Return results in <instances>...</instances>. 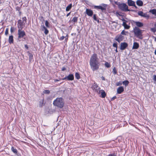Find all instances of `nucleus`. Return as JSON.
<instances>
[{
    "instance_id": "nucleus-1",
    "label": "nucleus",
    "mask_w": 156,
    "mask_h": 156,
    "mask_svg": "<svg viewBox=\"0 0 156 156\" xmlns=\"http://www.w3.org/2000/svg\"><path fill=\"white\" fill-rule=\"evenodd\" d=\"M90 65L93 71L99 69L100 64L96 54L94 53L91 55L90 59Z\"/></svg>"
},
{
    "instance_id": "nucleus-2",
    "label": "nucleus",
    "mask_w": 156,
    "mask_h": 156,
    "mask_svg": "<svg viewBox=\"0 0 156 156\" xmlns=\"http://www.w3.org/2000/svg\"><path fill=\"white\" fill-rule=\"evenodd\" d=\"M53 105L58 108H62L65 105L63 99L62 98H57L53 102Z\"/></svg>"
},
{
    "instance_id": "nucleus-3",
    "label": "nucleus",
    "mask_w": 156,
    "mask_h": 156,
    "mask_svg": "<svg viewBox=\"0 0 156 156\" xmlns=\"http://www.w3.org/2000/svg\"><path fill=\"white\" fill-rule=\"evenodd\" d=\"M133 31L135 36L140 39H143V32L142 30L139 27H135L133 28Z\"/></svg>"
},
{
    "instance_id": "nucleus-4",
    "label": "nucleus",
    "mask_w": 156,
    "mask_h": 156,
    "mask_svg": "<svg viewBox=\"0 0 156 156\" xmlns=\"http://www.w3.org/2000/svg\"><path fill=\"white\" fill-rule=\"evenodd\" d=\"M27 18L26 16L22 17V20H19L17 21V27L18 29H23L27 22Z\"/></svg>"
},
{
    "instance_id": "nucleus-5",
    "label": "nucleus",
    "mask_w": 156,
    "mask_h": 156,
    "mask_svg": "<svg viewBox=\"0 0 156 156\" xmlns=\"http://www.w3.org/2000/svg\"><path fill=\"white\" fill-rule=\"evenodd\" d=\"M115 4L118 6L119 9L122 11L127 12L130 11L128 9V7L125 3H119L115 2Z\"/></svg>"
},
{
    "instance_id": "nucleus-6",
    "label": "nucleus",
    "mask_w": 156,
    "mask_h": 156,
    "mask_svg": "<svg viewBox=\"0 0 156 156\" xmlns=\"http://www.w3.org/2000/svg\"><path fill=\"white\" fill-rule=\"evenodd\" d=\"M21 29H18V39H20L21 38H23V37L26 35V33L25 32L22 30Z\"/></svg>"
},
{
    "instance_id": "nucleus-7",
    "label": "nucleus",
    "mask_w": 156,
    "mask_h": 156,
    "mask_svg": "<svg viewBox=\"0 0 156 156\" xmlns=\"http://www.w3.org/2000/svg\"><path fill=\"white\" fill-rule=\"evenodd\" d=\"M91 88L93 91L97 93H98L99 90L101 88L95 82L94 83Z\"/></svg>"
},
{
    "instance_id": "nucleus-8",
    "label": "nucleus",
    "mask_w": 156,
    "mask_h": 156,
    "mask_svg": "<svg viewBox=\"0 0 156 156\" xmlns=\"http://www.w3.org/2000/svg\"><path fill=\"white\" fill-rule=\"evenodd\" d=\"M138 14L139 16H141V17H144L148 19L150 17V16L147 13H144L142 11H139L138 12Z\"/></svg>"
},
{
    "instance_id": "nucleus-9",
    "label": "nucleus",
    "mask_w": 156,
    "mask_h": 156,
    "mask_svg": "<svg viewBox=\"0 0 156 156\" xmlns=\"http://www.w3.org/2000/svg\"><path fill=\"white\" fill-rule=\"evenodd\" d=\"M94 8L97 9H101L103 11L105 10L107 8V5L105 4H102L101 5L95 6Z\"/></svg>"
},
{
    "instance_id": "nucleus-10",
    "label": "nucleus",
    "mask_w": 156,
    "mask_h": 156,
    "mask_svg": "<svg viewBox=\"0 0 156 156\" xmlns=\"http://www.w3.org/2000/svg\"><path fill=\"white\" fill-rule=\"evenodd\" d=\"M124 39V37L121 34H120L116 36L115 39L116 41H117L119 43H120L121 41H123Z\"/></svg>"
},
{
    "instance_id": "nucleus-11",
    "label": "nucleus",
    "mask_w": 156,
    "mask_h": 156,
    "mask_svg": "<svg viewBox=\"0 0 156 156\" xmlns=\"http://www.w3.org/2000/svg\"><path fill=\"white\" fill-rule=\"evenodd\" d=\"M74 77L73 74H70L68 76L62 78V80H74Z\"/></svg>"
},
{
    "instance_id": "nucleus-12",
    "label": "nucleus",
    "mask_w": 156,
    "mask_h": 156,
    "mask_svg": "<svg viewBox=\"0 0 156 156\" xmlns=\"http://www.w3.org/2000/svg\"><path fill=\"white\" fill-rule=\"evenodd\" d=\"M128 46V44L126 42H122L121 43L120 47V49L122 50H125Z\"/></svg>"
},
{
    "instance_id": "nucleus-13",
    "label": "nucleus",
    "mask_w": 156,
    "mask_h": 156,
    "mask_svg": "<svg viewBox=\"0 0 156 156\" xmlns=\"http://www.w3.org/2000/svg\"><path fill=\"white\" fill-rule=\"evenodd\" d=\"M97 93L99 94L101 93V97L102 98H105L106 97V93L104 91V90H100V89L98 92V93Z\"/></svg>"
},
{
    "instance_id": "nucleus-14",
    "label": "nucleus",
    "mask_w": 156,
    "mask_h": 156,
    "mask_svg": "<svg viewBox=\"0 0 156 156\" xmlns=\"http://www.w3.org/2000/svg\"><path fill=\"white\" fill-rule=\"evenodd\" d=\"M86 12L87 15L90 16H91L93 14V11L90 9H86Z\"/></svg>"
},
{
    "instance_id": "nucleus-15",
    "label": "nucleus",
    "mask_w": 156,
    "mask_h": 156,
    "mask_svg": "<svg viewBox=\"0 0 156 156\" xmlns=\"http://www.w3.org/2000/svg\"><path fill=\"white\" fill-rule=\"evenodd\" d=\"M124 91V88L122 86L119 87L117 89V92L118 94H121Z\"/></svg>"
},
{
    "instance_id": "nucleus-16",
    "label": "nucleus",
    "mask_w": 156,
    "mask_h": 156,
    "mask_svg": "<svg viewBox=\"0 0 156 156\" xmlns=\"http://www.w3.org/2000/svg\"><path fill=\"white\" fill-rule=\"evenodd\" d=\"M134 23L137 27H142L143 26L144 24L142 23L139 21L135 22Z\"/></svg>"
},
{
    "instance_id": "nucleus-17",
    "label": "nucleus",
    "mask_w": 156,
    "mask_h": 156,
    "mask_svg": "<svg viewBox=\"0 0 156 156\" xmlns=\"http://www.w3.org/2000/svg\"><path fill=\"white\" fill-rule=\"evenodd\" d=\"M8 41L9 44H13L14 42L13 36L12 35H10L9 37Z\"/></svg>"
},
{
    "instance_id": "nucleus-18",
    "label": "nucleus",
    "mask_w": 156,
    "mask_h": 156,
    "mask_svg": "<svg viewBox=\"0 0 156 156\" xmlns=\"http://www.w3.org/2000/svg\"><path fill=\"white\" fill-rule=\"evenodd\" d=\"M123 20L125 22H123L122 25L124 26L125 29H129L130 27V26H129L128 25L126 24V21L125 20Z\"/></svg>"
},
{
    "instance_id": "nucleus-19",
    "label": "nucleus",
    "mask_w": 156,
    "mask_h": 156,
    "mask_svg": "<svg viewBox=\"0 0 156 156\" xmlns=\"http://www.w3.org/2000/svg\"><path fill=\"white\" fill-rule=\"evenodd\" d=\"M135 4V2L132 0H128V4L129 6H133Z\"/></svg>"
},
{
    "instance_id": "nucleus-20",
    "label": "nucleus",
    "mask_w": 156,
    "mask_h": 156,
    "mask_svg": "<svg viewBox=\"0 0 156 156\" xmlns=\"http://www.w3.org/2000/svg\"><path fill=\"white\" fill-rule=\"evenodd\" d=\"M139 47V44L137 42H134L133 43V49H137Z\"/></svg>"
},
{
    "instance_id": "nucleus-21",
    "label": "nucleus",
    "mask_w": 156,
    "mask_h": 156,
    "mask_svg": "<svg viewBox=\"0 0 156 156\" xmlns=\"http://www.w3.org/2000/svg\"><path fill=\"white\" fill-rule=\"evenodd\" d=\"M136 4L139 6H142L143 5V2L140 0H138L136 2Z\"/></svg>"
},
{
    "instance_id": "nucleus-22",
    "label": "nucleus",
    "mask_w": 156,
    "mask_h": 156,
    "mask_svg": "<svg viewBox=\"0 0 156 156\" xmlns=\"http://www.w3.org/2000/svg\"><path fill=\"white\" fill-rule=\"evenodd\" d=\"M72 4H71V3L70 4L66 7V11L67 12V11H69L72 8Z\"/></svg>"
},
{
    "instance_id": "nucleus-23",
    "label": "nucleus",
    "mask_w": 156,
    "mask_h": 156,
    "mask_svg": "<svg viewBox=\"0 0 156 156\" xmlns=\"http://www.w3.org/2000/svg\"><path fill=\"white\" fill-rule=\"evenodd\" d=\"M11 150L15 154H17L18 151L14 147H11Z\"/></svg>"
},
{
    "instance_id": "nucleus-24",
    "label": "nucleus",
    "mask_w": 156,
    "mask_h": 156,
    "mask_svg": "<svg viewBox=\"0 0 156 156\" xmlns=\"http://www.w3.org/2000/svg\"><path fill=\"white\" fill-rule=\"evenodd\" d=\"M78 21V17L74 16L72 19L71 21L75 23L77 22Z\"/></svg>"
},
{
    "instance_id": "nucleus-25",
    "label": "nucleus",
    "mask_w": 156,
    "mask_h": 156,
    "mask_svg": "<svg viewBox=\"0 0 156 156\" xmlns=\"http://www.w3.org/2000/svg\"><path fill=\"white\" fill-rule=\"evenodd\" d=\"M43 29L44 30V33L45 35H47L49 33V31L48 29L44 26L43 27Z\"/></svg>"
},
{
    "instance_id": "nucleus-26",
    "label": "nucleus",
    "mask_w": 156,
    "mask_h": 156,
    "mask_svg": "<svg viewBox=\"0 0 156 156\" xmlns=\"http://www.w3.org/2000/svg\"><path fill=\"white\" fill-rule=\"evenodd\" d=\"M45 104L44 103V100L43 99L41 101L39 102V106L40 107H42Z\"/></svg>"
},
{
    "instance_id": "nucleus-27",
    "label": "nucleus",
    "mask_w": 156,
    "mask_h": 156,
    "mask_svg": "<svg viewBox=\"0 0 156 156\" xmlns=\"http://www.w3.org/2000/svg\"><path fill=\"white\" fill-rule=\"evenodd\" d=\"M75 76L77 80L79 79L80 78V75L78 73H76Z\"/></svg>"
},
{
    "instance_id": "nucleus-28",
    "label": "nucleus",
    "mask_w": 156,
    "mask_h": 156,
    "mask_svg": "<svg viewBox=\"0 0 156 156\" xmlns=\"http://www.w3.org/2000/svg\"><path fill=\"white\" fill-rule=\"evenodd\" d=\"M150 12L156 16V9H154L150 10Z\"/></svg>"
},
{
    "instance_id": "nucleus-29",
    "label": "nucleus",
    "mask_w": 156,
    "mask_h": 156,
    "mask_svg": "<svg viewBox=\"0 0 156 156\" xmlns=\"http://www.w3.org/2000/svg\"><path fill=\"white\" fill-rule=\"evenodd\" d=\"M105 67L108 68H110L111 67V65L110 63H109L108 62H106L105 63Z\"/></svg>"
},
{
    "instance_id": "nucleus-30",
    "label": "nucleus",
    "mask_w": 156,
    "mask_h": 156,
    "mask_svg": "<svg viewBox=\"0 0 156 156\" xmlns=\"http://www.w3.org/2000/svg\"><path fill=\"white\" fill-rule=\"evenodd\" d=\"M122 83L124 85H125L126 86H127L128 85L129 83V82L127 80H125L122 82Z\"/></svg>"
},
{
    "instance_id": "nucleus-31",
    "label": "nucleus",
    "mask_w": 156,
    "mask_h": 156,
    "mask_svg": "<svg viewBox=\"0 0 156 156\" xmlns=\"http://www.w3.org/2000/svg\"><path fill=\"white\" fill-rule=\"evenodd\" d=\"M49 23L48 21L47 20H46L45 22V25L48 28H49L50 27L49 25Z\"/></svg>"
},
{
    "instance_id": "nucleus-32",
    "label": "nucleus",
    "mask_w": 156,
    "mask_h": 156,
    "mask_svg": "<svg viewBox=\"0 0 156 156\" xmlns=\"http://www.w3.org/2000/svg\"><path fill=\"white\" fill-rule=\"evenodd\" d=\"M128 32H126L124 30H123L121 32V33L120 34H121V35H126V33H128Z\"/></svg>"
},
{
    "instance_id": "nucleus-33",
    "label": "nucleus",
    "mask_w": 156,
    "mask_h": 156,
    "mask_svg": "<svg viewBox=\"0 0 156 156\" xmlns=\"http://www.w3.org/2000/svg\"><path fill=\"white\" fill-rule=\"evenodd\" d=\"M122 82L121 81H120L119 82L116 83V85L117 86H119L122 85Z\"/></svg>"
},
{
    "instance_id": "nucleus-34",
    "label": "nucleus",
    "mask_w": 156,
    "mask_h": 156,
    "mask_svg": "<svg viewBox=\"0 0 156 156\" xmlns=\"http://www.w3.org/2000/svg\"><path fill=\"white\" fill-rule=\"evenodd\" d=\"M44 94H49L50 93V91L48 90H44Z\"/></svg>"
},
{
    "instance_id": "nucleus-35",
    "label": "nucleus",
    "mask_w": 156,
    "mask_h": 156,
    "mask_svg": "<svg viewBox=\"0 0 156 156\" xmlns=\"http://www.w3.org/2000/svg\"><path fill=\"white\" fill-rule=\"evenodd\" d=\"M9 33V29L8 28H7L6 29L5 34V35L7 36L8 34Z\"/></svg>"
},
{
    "instance_id": "nucleus-36",
    "label": "nucleus",
    "mask_w": 156,
    "mask_h": 156,
    "mask_svg": "<svg viewBox=\"0 0 156 156\" xmlns=\"http://www.w3.org/2000/svg\"><path fill=\"white\" fill-rule=\"evenodd\" d=\"M113 72L114 74H116L117 73V71L115 67H114L113 69Z\"/></svg>"
},
{
    "instance_id": "nucleus-37",
    "label": "nucleus",
    "mask_w": 156,
    "mask_h": 156,
    "mask_svg": "<svg viewBox=\"0 0 156 156\" xmlns=\"http://www.w3.org/2000/svg\"><path fill=\"white\" fill-rule=\"evenodd\" d=\"M113 47L116 48H118V45L117 43H114L113 44Z\"/></svg>"
},
{
    "instance_id": "nucleus-38",
    "label": "nucleus",
    "mask_w": 156,
    "mask_h": 156,
    "mask_svg": "<svg viewBox=\"0 0 156 156\" xmlns=\"http://www.w3.org/2000/svg\"><path fill=\"white\" fill-rule=\"evenodd\" d=\"M108 156H116V155L115 153H113L109 154Z\"/></svg>"
},
{
    "instance_id": "nucleus-39",
    "label": "nucleus",
    "mask_w": 156,
    "mask_h": 156,
    "mask_svg": "<svg viewBox=\"0 0 156 156\" xmlns=\"http://www.w3.org/2000/svg\"><path fill=\"white\" fill-rule=\"evenodd\" d=\"M151 30L152 31L154 32H156V29L154 28H151Z\"/></svg>"
},
{
    "instance_id": "nucleus-40",
    "label": "nucleus",
    "mask_w": 156,
    "mask_h": 156,
    "mask_svg": "<svg viewBox=\"0 0 156 156\" xmlns=\"http://www.w3.org/2000/svg\"><path fill=\"white\" fill-rule=\"evenodd\" d=\"M14 31V27H11L10 28V32L11 33H12Z\"/></svg>"
},
{
    "instance_id": "nucleus-41",
    "label": "nucleus",
    "mask_w": 156,
    "mask_h": 156,
    "mask_svg": "<svg viewBox=\"0 0 156 156\" xmlns=\"http://www.w3.org/2000/svg\"><path fill=\"white\" fill-rule=\"evenodd\" d=\"M65 38V37H64V36H62L59 39L60 41H62Z\"/></svg>"
},
{
    "instance_id": "nucleus-42",
    "label": "nucleus",
    "mask_w": 156,
    "mask_h": 156,
    "mask_svg": "<svg viewBox=\"0 0 156 156\" xmlns=\"http://www.w3.org/2000/svg\"><path fill=\"white\" fill-rule=\"evenodd\" d=\"M153 80L154 81L156 82V74L154 75L153 76Z\"/></svg>"
},
{
    "instance_id": "nucleus-43",
    "label": "nucleus",
    "mask_w": 156,
    "mask_h": 156,
    "mask_svg": "<svg viewBox=\"0 0 156 156\" xmlns=\"http://www.w3.org/2000/svg\"><path fill=\"white\" fill-rule=\"evenodd\" d=\"M93 18L95 20H97V17L96 14H94L93 15Z\"/></svg>"
},
{
    "instance_id": "nucleus-44",
    "label": "nucleus",
    "mask_w": 156,
    "mask_h": 156,
    "mask_svg": "<svg viewBox=\"0 0 156 156\" xmlns=\"http://www.w3.org/2000/svg\"><path fill=\"white\" fill-rule=\"evenodd\" d=\"M65 37L66 38L65 39V41L66 42H67V41H68V35H67L66 36V37Z\"/></svg>"
},
{
    "instance_id": "nucleus-45",
    "label": "nucleus",
    "mask_w": 156,
    "mask_h": 156,
    "mask_svg": "<svg viewBox=\"0 0 156 156\" xmlns=\"http://www.w3.org/2000/svg\"><path fill=\"white\" fill-rule=\"evenodd\" d=\"M29 59H30L33 58V56L32 54H30L29 56Z\"/></svg>"
},
{
    "instance_id": "nucleus-46",
    "label": "nucleus",
    "mask_w": 156,
    "mask_h": 156,
    "mask_svg": "<svg viewBox=\"0 0 156 156\" xmlns=\"http://www.w3.org/2000/svg\"><path fill=\"white\" fill-rule=\"evenodd\" d=\"M66 70V68L65 67H63L62 69V71H64L65 70Z\"/></svg>"
},
{
    "instance_id": "nucleus-47",
    "label": "nucleus",
    "mask_w": 156,
    "mask_h": 156,
    "mask_svg": "<svg viewBox=\"0 0 156 156\" xmlns=\"http://www.w3.org/2000/svg\"><path fill=\"white\" fill-rule=\"evenodd\" d=\"M116 97L115 96L113 97V98H112L111 99V100L113 101L115 99H116Z\"/></svg>"
},
{
    "instance_id": "nucleus-48",
    "label": "nucleus",
    "mask_w": 156,
    "mask_h": 156,
    "mask_svg": "<svg viewBox=\"0 0 156 156\" xmlns=\"http://www.w3.org/2000/svg\"><path fill=\"white\" fill-rule=\"evenodd\" d=\"M116 14L117 15H118L119 16H121V15L120 14L119 12H116Z\"/></svg>"
},
{
    "instance_id": "nucleus-49",
    "label": "nucleus",
    "mask_w": 156,
    "mask_h": 156,
    "mask_svg": "<svg viewBox=\"0 0 156 156\" xmlns=\"http://www.w3.org/2000/svg\"><path fill=\"white\" fill-rule=\"evenodd\" d=\"M25 47L27 49H28V45L27 44H25L24 45Z\"/></svg>"
},
{
    "instance_id": "nucleus-50",
    "label": "nucleus",
    "mask_w": 156,
    "mask_h": 156,
    "mask_svg": "<svg viewBox=\"0 0 156 156\" xmlns=\"http://www.w3.org/2000/svg\"><path fill=\"white\" fill-rule=\"evenodd\" d=\"M101 78L103 80H105V78L104 77L102 76V77H101Z\"/></svg>"
},
{
    "instance_id": "nucleus-51",
    "label": "nucleus",
    "mask_w": 156,
    "mask_h": 156,
    "mask_svg": "<svg viewBox=\"0 0 156 156\" xmlns=\"http://www.w3.org/2000/svg\"><path fill=\"white\" fill-rule=\"evenodd\" d=\"M70 13H71V12L68 13L66 15V16L68 17V16H69L70 14Z\"/></svg>"
},
{
    "instance_id": "nucleus-52",
    "label": "nucleus",
    "mask_w": 156,
    "mask_h": 156,
    "mask_svg": "<svg viewBox=\"0 0 156 156\" xmlns=\"http://www.w3.org/2000/svg\"><path fill=\"white\" fill-rule=\"evenodd\" d=\"M59 81V80H58V79H56V80H55L54 81L55 82H57V81Z\"/></svg>"
},
{
    "instance_id": "nucleus-53",
    "label": "nucleus",
    "mask_w": 156,
    "mask_h": 156,
    "mask_svg": "<svg viewBox=\"0 0 156 156\" xmlns=\"http://www.w3.org/2000/svg\"><path fill=\"white\" fill-rule=\"evenodd\" d=\"M133 6H134V7H135L136 9H137V7L136 5L135 4H134V5H133Z\"/></svg>"
},
{
    "instance_id": "nucleus-54",
    "label": "nucleus",
    "mask_w": 156,
    "mask_h": 156,
    "mask_svg": "<svg viewBox=\"0 0 156 156\" xmlns=\"http://www.w3.org/2000/svg\"><path fill=\"white\" fill-rule=\"evenodd\" d=\"M115 52H116V53H117V52H118V50H117V48H116V49H115Z\"/></svg>"
},
{
    "instance_id": "nucleus-55",
    "label": "nucleus",
    "mask_w": 156,
    "mask_h": 156,
    "mask_svg": "<svg viewBox=\"0 0 156 156\" xmlns=\"http://www.w3.org/2000/svg\"><path fill=\"white\" fill-rule=\"evenodd\" d=\"M153 37L154 38V40L155 41H156V37Z\"/></svg>"
},
{
    "instance_id": "nucleus-56",
    "label": "nucleus",
    "mask_w": 156,
    "mask_h": 156,
    "mask_svg": "<svg viewBox=\"0 0 156 156\" xmlns=\"http://www.w3.org/2000/svg\"><path fill=\"white\" fill-rule=\"evenodd\" d=\"M154 53L156 55V49Z\"/></svg>"
},
{
    "instance_id": "nucleus-57",
    "label": "nucleus",
    "mask_w": 156,
    "mask_h": 156,
    "mask_svg": "<svg viewBox=\"0 0 156 156\" xmlns=\"http://www.w3.org/2000/svg\"><path fill=\"white\" fill-rule=\"evenodd\" d=\"M154 26L156 27V23L154 24Z\"/></svg>"
}]
</instances>
